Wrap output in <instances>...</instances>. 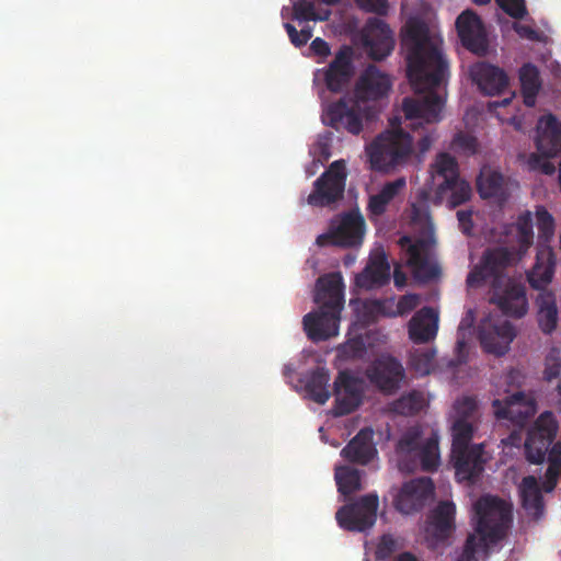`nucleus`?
Segmentation results:
<instances>
[{"instance_id":"nucleus-1","label":"nucleus","mask_w":561,"mask_h":561,"mask_svg":"<svg viewBox=\"0 0 561 561\" xmlns=\"http://www.w3.org/2000/svg\"><path fill=\"white\" fill-rule=\"evenodd\" d=\"M402 45L407 50V76L419 99L404 98L402 111L408 125L420 134L416 144L421 159L435 140L434 130L427 125L442 119L445 105V83L448 62L440 42L431 35L427 24L416 18L410 19L403 31Z\"/></svg>"},{"instance_id":"nucleus-2","label":"nucleus","mask_w":561,"mask_h":561,"mask_svg":"<svg viewBox=\"0 0 561 561\" xmlns=\"http://www.w3.org/2000/svg\"><path fill=\"white\" fill-rule=\"evenodd\" d=\"M390 88V78L380 72L375 65H369L355 84L354 98L347 100L343 98L328 106L325 113L328 125L358 135L363 130L364 119L369 122L375 116L371 106L366 102L383 98Z\"/></svg>"},{"instance_id":"nucleus-3","label":"nucleus","mask_w":561,"mask_h":561,"mask_svg":"<svg viewBox=\"0 0 561 561\" xmlns=\"http://www.w3.org/2000/svg\"><path fill=\"white\" fill-rule=\"evenodd\" d=\"M534 220L539 239L547 242L553 237L554 219L545 207L537 206L534 214L531 211L520 214L514 224L501 227L497 241L506 247L486 252L485 268L488 271L494 272L499 267L515 264L527 254L534 242Z\"/></svg>"},{"instance_id":"nucleus-4","label":"nucleus","mask_w":561,"mask_h":561,"mask_svg":"<svg viewBox=\"0 0 561 561\" xmlns=\"http://www.w3.org/2000/svg\"><path fill=\"white\" fill-rule=\"evenodd\" d=\"M430 192L425 188L417 194V201L411 204L410 221L413 226L423 231L422 238L413 239L403 236L399 239L402 251V260L410 268L413 278L419 283H430L440 275V267L437 264L432 250L434 245L433 224L428 207Z\"/></svg>"},{"instance_id":"nucleus-5","label":"nucleus","mask_w":561,"mask_h":561,"mask_svg":"<svg viewBox=\"0 0 561 561\" xmlns=\"http://www.w3.org/2000/svg\"><path fill=\"white\" fill-rule=\"evenodd\" d=\"M477 522L463 547L458 561H476L477 556L485 554L490 545L501 540L512 523V504L493 495L480 497L473 505Z\"/></svg>"},{"instance_id":"nucleus-6","label":"nucleus","mask_w":561,"mask_h":561,"mask_svg":"<svg viewBox=\"0 0 561 561\" xmlns=\"http://www.w3.org/2000/svg\"><path fill=\"white\" fill-rule=\"evenodd\" d=\"M314 302L319 306V310L304 317V330L312 342L327 341L337 335L341 312L344 308V284L339 273L318 278Z\"/></svg>"},{"instance_id":"nucleus-7","label":"nucleus","mask_w":561,"mask_h":561,"mask_svg":"<svg viewBox=\"0 0 561 561\" xmlns=\"http://www.w3.org/2000/svg\"><path fill=\"white\" fill-rule=\"evenodd\" d=\"M480 404L473 396L458 399V480L473 481L483 471L486 456L482 445L465 446L480 419Z\"/></svg>"},{"instance_id":"nucleus-8","label":"nucleus","mask_w":561,"mask_h":561,"mask_svg":"<svg viewBox=\"0 0 561 561\" xmlns=\"http://www.w3.org/2000/svg\"><path fill=\"white\" fill-rule=\"evenodd\" d=\"M370 168L389 173L405 165L413 153V137L402 128L386 130L366 148Z\"/></svg>"},{"instance_id":"nucleus-9","label":"nucleus","mask_w":561,"mask_h":561,"mask_svg":"<svg viewBox=\"0 0 561 561\" xmlns=\"http://www.w3.org/2000/svg\"><path fill=\"white\" fill-rule=\"evenodd\" d=\"M486 254L480 267L476 268L468 277L470 286L478 285L488 277H494L493 295L491 301L506 316L523 318L527 314L529 305L525 286L511 279L504 278L501 271L506 266L499 267L491 272L485 268Z\"/></svg>"},{"instance_id":"nucleus-10","label":"nucleus","mask_w":561,"mask_h":561,"mask_svg":"<svg viewBox=\"0 0 561 561\" xmlns=\"http://www.w3.org/2000/svg\"><path fill=\"white\" fill-rule=\"evenodd\" d=\"M398 467L402 472L411 473L416 470L434 472L439 466L438 436L433 433L424 444L421 443V432L409 430L397 445Z\"/></svg>"},{"instance_id":"nucleus-11","label":"nucleus","mask_w":561,"mask_h":561,"mask_svg":"<svg viewBox=\"0 0 561 561\" xmlns=\"http://www.w3.org/2000/svg\"><path fill=\"white\" fill-rule=\"evenodd\" d=\"M535 142L539 153H531L527 159L530 170L553 174L556 167L549 158L561 151V121L553 114H546L538 119Z\"/></svg>"},{"instance_id":"nucleus-12","label":"nucleus","mask_w":561,"mask_h":561,"mask_svg":"<svg viewBox=\"0 0 561 561\" xmlns=\"http://www.w3.org/2000/svg\"><path fill=\"white\" fill-rule=\"evenodd\" d=\"M378 506V495L368 493L340 507L335 518L341 528L348 531L364 533L375 525Z\"/></svg>"},{"instance_id":"nucleus-13","label":"nucleus","mask_w":561,"mask_h":561,"mask_svg":"<svg viewBox=\"0 0 561 561\" xmlns=\"http://www.w3.org/2000/svg\"><path fill=\"white\" fill-rule=\"evenodd\" d=\"M365 232V219L357 210L343 213L331 220L328 233L317 238V244H333L343 248L362 243Z\"/></svg>"},{"instance_id":"nucleus-14","label":"nucleus","mask_w":561,"mask_h":561,"mask_svg":"<svg viewBox=\"0 0 561 561\" xmlns=\"http://www.w3.org/2000/svg\"><path fill=\"white\" fill-rule=\"evenodd\" d=\"M346 165L343 160L333 161L314 181L307 202L311 206H329L343 197L346 184Z\"/></svg>"},{"instance_id":"nucleus-15","label":"nucleus","mask_w":561,"mask_h":561,"mask_svg":"<svg viewBox=\"0 0 561 561\" xmlns=\"http://www.w3.org/2000/svg\"><path fill=\"white\" fill-rule=\"evenodd\" d=\"M365 376L385 396L396 394L407 378L402 363L389 354L375 358L366 367Z\"/></svg>"},{"instance_id":"nucleus-16","label":"nucleus","mask_w":561,"mask_h":561,"mask_svg":"<svg viewBox=\"0 0 561 561\" xmlns=\"http://www.w3.org/2000/svg\"><path fill=\"white\" fill-rule=\"evenodd\" d=\"M435 485L431 478L411 479L402 484L393 496L394 508L404 515L422 511L434 496Z\"/></svg>"},{"instance_id":"nucleus-17","label":"nucleus","mask_w":561,"mask_h":561,"mask_svg":"<svg viewBox=\"0 0 561 561\" xmlns=\"http://www.w3.org/2000/svg\"><path fill=\"white\" fill-rule=\"evenodd\" d=\"M366 389L365 380L352 373L340 371L334 381V416H344L354 412L363 402Z\"/></svg>"},{"instance_id":"nucleus-18","label":"nucleus","mask_w":561,"mask_h":561,"mask_svg":"<svg viewBox=\"0 0 561 561\" xmlns=\"http://www.w3.org/2000/svg\"><path fill=\"white\" fill-rule=\"evenodd\" d=\"M353 73V51L344 45L327 68L317 70L314 80H323L329 91L337 93L350 83Z\"/></svg>"},{"instance_id":"nucleus-19","label":"nucleus","mask_w":561,"mask_h":561,"mask_svg":"<svg viewBox=\"0 0 561 561\" xmlns=\"http://www.w3.org/2000/svg\"><path fill=\"white\" fill-rule=\"evenodd\" d=\"M431 175L435 190V203H442L445 194L449 192L447 205L449 209H456V158L449 153L437 154L431 165Z\"/></svg>"},{"instance_id":"nucleus-20","label":"nucleus","mask_w":561,"mask_h":561,"mask_svg":"<svg viewBox=\"0 0 561 561\" xmlns=\"http://www.w3.org/2000/svg\"><path fill=\"white\" fill-rule=\"evenodd\" d=\"M557 431V421L551 413L546 412L538 417L525 443L527 459L530 462L540 463L543 461Z\"/></svg>"},{"instance_id":"nucleus-21","label":"nucleus","mask_w":561,"mask_h":561,"mask_svg":"<svg viewBox=\"0 0 561 561\" xmlns=\"http://www.w3.org/2000/svg\"><path fill=\"white\" fill-rule=\"evenodd\" d=\"M458 36L462 45L478 56L490 53L488 32L480 18L472 11H463L458 15Z\"/></svg>"},{"instance_id":"nucleus-22","label":"nucleus","mask_w":561,"mask_h":561,"mask_svg":"<svg viewBox=\"0 0 561 561\" xmlns=\"http://www.w3.org/2000/svg\"><path fill=\"white\" fill-rule=\"evenodd\" d=\"M363 42L369 56L381 60L389 56L394 47L393 33L379 18H369L363 28Z\"/></svg>"},{"instance_id":"nucleus-23","label":"nucleus","mask_w":561,"mask_h":561,"mask_svg":"<svg viewBox=\"0 0 561 561\" xmlns=\"http://www.w3.org/2000/svg\"><path fill=\"white\" fill-rule=\"evenodd\" d=\"M515 336V329L508 321L493 323L492 319L488 318L480 325L479 339L483 350L496 356L508 352Z\"/></svg>"},{"instance_id":"nucleus-24","label":"nucleus","mask_w":561,"mask_h":561,"mask_svg":"<svg viewBox=\"0 0 561 561\" xmlns=\"http://www.w3.org/2000/svg\"><path fill=\"white\" fill-rule=\"evenodd\" d=\"M455 512L453 502L443 501L428 514L424 530L431 548H436L449 537Z\"/></svg>"},{"instance_id":"nucleus-25","label":"nucleus","mask_w":561,"mask_h":561,"mask_svg":"<svg viewBox=\"0 0 561 561\" xmlns=\"http://www.w3.org/2000/svg\"><path fill=\"white\" fill-rule=\"evenodd\" d=\"M469 76L479 90L488 95L499 94L508 85V77L505 71L488 62L472 65Z\"/></svg>"},{"instance_id":"nucleus-26","label":"nucleus","mask_w":561,"mask_h":561,"mask_svg":"<svg viewBox=\"0 0 561 561\" xmlns=\"http://www.w3.org/2000/svg\"><path fill=\"white\" fill-rule=\"evenodd\" d=\"M439 317L432 307L417 310L408 322L409 339L414 344H427L435 340L438 332Z\"/></svg>"},{"instance_id":"nucleus-27","label":"nucleus","mask_w":561,"mask_h":561,"mask_svg":"<svg viewBox=\"0 0 561 561\" xmlns=\"http://www.w3.org/2000/svg\"><path fill=\"white\" fill-rule=\"evenodd\" d=\"M494 413L497 417L510 419L520 424L527 417L536 412V404L530 396L516 392L505 399H496L493 401Z\"/></svg>"},{"instance_id":"nucleus-28","label":"nucleus","mask_w":561,"mask_h":561,"mask_svg":"<svg viewBox=\"0 0 561 561\" xmlns=\"http://www.w3.org/2000/svg\"><path fill=\"white\" fill-rule=\"evenodd\" d=\"M370 428H362L341 450V456L353 463L365 466L377 455Z\"/></svg>"},{"instance_id":"nucleus-29","label":"nucleus","mask_w":561,"mask_h":561,"mask_svg":"<svg viewBox=\"0 0 561 561\" xmlns=\"http://www.w3.org/2000/svg\"><path fill=\"white\" fill-rule=\"evenodd\" d=\"M556 259L554 253L549 247H540L537 251L536 262L531 270L527 272L529 285L539 291L548 289L554 275Z\"/></svg>"},{"instance_id":"nucleus-30","label":"nucleus","mask_w":561,"mask_h":561,"mask_svg":"<svg viewBox=\"0 0 561 561\" xmlns=\"http://www.w3.org/2000/svg\"><path fill=\"white\" fill-rule=\"evenodd\" d=\"M536 316L539 329L551 334L558 327L559 309L556 294L550 289L539 291L535 298Z\"/></svg>"},{"instance_id":"nucleus-31","label":"nucleus","mask_w":561,"mask_h":561,"mask_svg":"<svg viewBox=\"0 0 561 561\" xmlns=\"http://www.w3.org/2000/svg\"><path fill=\"white\" fill-rule=\"evenodd\" d=\"M389 279L390 264L382 252L371 257L364 271L356 276V285L360 288L373 289L383 286Z\"/></svg>"},{"instance_id":"nucleus-32","label":"nucleus","mask_w":561,"mask_h":561,"mask_svg":"<svg viewBox=\"0 0 561 561\" xmlns=\"http://www.w3.org/2000/svg\"><path fill=\"white\" fill-rule=\"evenodd\" d=\"M477 185L481 197L503 199L514 184L497 170L484 165L480 171Z\"/></svg>"},{"instance_id":"nucleus-33","label":"nucleus","mask_w":561,"mask_h":561,"mask_svg":"<svg viewBox=\"0 0 561 561\" xmlns=\"http://www.w3.org/2000/svg\"><path fill=\"white\" fill-rule=\"evenodd\" d=\"M407 187L404 176L397 178L383 184L381 190L369 196L367 210L370 216L379 217L387 211L388 205L399 196Z\"/></svg>"},{"instance_id":"nucleus-34","label":"nucleus","mask_w":561,"mask_h":561,"mask_svg":"<svg viewBox=\"0 0 561 561\" xmlns=\"http://www.w3.org/2000/svg\"><path fill=\"white\" fill-rule=\"evenodd\" d=\"M330 374L324 367H317L305 377V389L309 398L318 404H324L331 397L329 390Z\"/></svg>"},{"instance_id":"nucleus-35","label":"nucleus","mask_w":561,"mask_h":561,"mask_svg":"<svg viewBox=\"0 0 561 561\" xmlns=\"http://www.w3.org/2000/svg\"><path fill=\"white\" fill-rule=\"evenodd\" d=\"M363 470L346 465L336 467L334 478L336 481L337 491L344 496H348L360 491L363 489Z\"/></svg>"},{"instance_id":"nucleus-36","label":"nucleus","mask_w":561,"mask_h":561,"mask_svg":"<svg viewBox=\"0 0 561 561\" xmlns=\"http://www.w3.org/2000/svg\"><path fill=\"white\" fill-rule=\"evenodd\" d=\"M524 507L534 516H539L542 511V497L538 481L535 477H526L519 486Z\"/></svg>"},{"instance_id":"nucleus-37","label":"nucleus","mask_w":561,"mask_h":561,"mask_svg":"<svg viewBox=\"0 0 561 561\" xmlns=\"http://www.w3.org/2000/svg\"><path fill=\"white\" fill-rule=\"evenodd\" d=\"M519 79L523 89L524 103L527 106H534L536 95L541 85L537 67L530 64L524 65L519 70Z\"/></svg>"},{"instance_id":"nucleus-38","label":"nucleus","mask_w":561,"mask_h":561,"mask_svg":"<svg viewBox=\"0 0 561 561\" xmlns=\"http://www.w3.org/2000/svg\"><path fill=\"white\" fill-rule=\"evenodd\" d=\"M436 350L433 347H415L409 353L408 364L417 376L431 374L435 366Z\"/></svg>"},{"instance_id":"nucleus-39","label":"nucleus","mask_w":561,"mask_h":561,"mask_svg":"<svg viewBox=\"0 0 561 561\" xmlns=\"http://www.w3.org/2000/svg\"><path fill=\"white\" fill-rule=\"evenodd\" d=\"M420 304V297L415 294H407L400 297L398 302L396 304V310L393 312H387L385 311L383 307L386 305L394 306L393 299L390 300H375L373 302L374 310L382 316L386 317H397V316H403L412 310H414Z\"/></svg>"},{"instance_id":"nucleus-40","label":"nucleus","mask_w":561,"mask_h":561,"mask_svg":"<svg viewBox=\"0 0 561 561\" xmlns=\"http://www.w3.org/2000/svg\"><path fill=\"white\" fill-rule=\"evenodd\" d=\"M425 405V398L421 391L413 390L393 402V411L401 415H414Z\"/></svg>"},{"instance_id":"nucleus-41","label":"nucleus","mask_w":561,"mask_h":561,"mask_svg":"<svg viewBox=\"0 0 561 561\" xmlns=\"http://www.w3.org/2000/svg\"><path fill=\"white\" fill-rule=\"evenodd\" d=\"M549 468L547 470V481L545 489L551 492L557 483V478L561 474V445L556 444L548 454Z\"/></svg>"},{"instance_id":"nucleus-42","label":"nucleus","mask_w":561,"mask_h":561,"mask_svg":"<svg viewBox=\"0 0 561 561\" xmlns=\"http://www.w3.org/2000/svg\"><path fill=\"white\" fill-rule=\"evenodd\" d=\"M561 370V350L551 346L545 356L543 377L550 381L559 377Z\"/></svg>"},{"instance_id":"nucleus-43","label":"nucleus","mask_w":561,"mask_h":561,"mask_svg":"<svg viewBox=\"0 0 561 561\" xmlns=\"http://www.w3.org/2000/svg\"><path fill=\"white\" fill-rule=\"evenodd\" d=\"M284 27L287 32V35L290 39V43L295 47L305 46L309 39L312 37V27L310 25H304L300 31H298L293 24L285 23Z\"/></svg>"},{"instance_id":"nucleus-44","label":"nucleus","mask_w":561,"mask_h":561,"mask_svg":"<svg viewBox=\"0 0 561 561\" xmlns=\"http://www.w3.org/2000/svg\"><path fill=\"white\" fill-rule=\"evenodd\" d=\"M294 13L293 16L299 23L316 21L318 18L314 12V7L310 2H297L294 4Z\"/></svg>"},{"instance_id":"nucleus-45","label":"nucleus","mask_w":561,"mask_h":561,"mask_svg":"<svg viewBox=\"0 0 561 561\" xmlns=\"http://www.w3.org/2000/svg\"><path fill=\"white\" fill-rule=\"evenodd\" d=\"M356 5L365 11L371 12L377 15H386L388 13V1L387 0H354Z\"/></svg>"},{"instance_id":"nucleus-46","label":"nucleus","mask_w":561,"mask_h":561,"mask_svg":"<svg viewBox=\"0 0 561 561\" xmlns=\"http://www.w3.org/2000/svg\"><path fill=\"white\" fill-rule=\"evenodd\" d=\"M397 549V540L392 535H383L376 549V557L378 559L389 558Z\"/></svg>"},{"instance_id":"nucleus-47","label":"nucleus","mask_w":561,"mask_h":561,"mask_svg":"<svg viewBox=\"0 0 561 561\" xmlns=\"http://www.w3.org/2000/svg\"><path fill=\"white\" fill-rule=\"evenodd\" d=\"M501 5L513 18H523L526 13L523 0H506Z\"/></svg>"},{"instance_id":"nucleus-48","label":"nucleus","mask_w":561,"mask_h":561,"mask_svg":"<svg viewBox=\"0 0 561 561\" xmlns=\"http://www.w3.org/2000/svg\"><path fill=\"white\" fill-rule=\"evenodd\" d=\"M449 433H450V453H449V467L456 469V416H449Z\"/></svg>"},{"instance_id":"nucleus-49","label":"nucleus","mask_w":561,"mask_h":561,"mask_svg":"<svg viewBox=\"0 0 561 561\" xmlns=\"http://www.w3.org/2000/svg\"><path fill=\"white\" fill-rule=\"evenodd\" d=\"M310 50L318 57L327 58L331 54L329 44L321 37L314 38L310 44Z\"/></svg>"},{"instance_id":"nucleus-50","label":"nucleus","mask_w":561,"mask_h":561,"mask_svg":"<svg viewBox=\"0 0 561 561\" xmlns=\"http://www.w3.org/2000/svg\"><path fill=\"white\" fill-rule=\"evenodd\" d=\"M513 27H514L515 32L523 38H527L530 41H539V38H540L538 32L528 25L520 24V23H514Z\"/></svg>"},{"instance_id":"nucleus-51","label":"nucleus","mask_w":561,"mask_h":561,"mask_svg":"<svg viewBox=\"0 0 561 561\" xmlns=\"http://www.w3.org/2000/svg\"><path fill=\"white\" fill-rule=\"evenodd\" d=\"M477 140L472 136L458 135V150L461 149L467 153H474L477 151Z\"/></svg>"},{"instance_id":"nucleus-52","label":"nucleus","mask_w":561,"mask_h":561,"mask_svg":"<svg viewBox=\"0 0 561 561\" xmlns=\"http://www.w3.org/2000/svg\"><path fill=\"white\" fill-rule=\"evenodd\" d=\"M458 226L460 227L463 233L471 234V229L473 226L471 214L458 211Z\"/></svg>"},{"instance_id":"nucleus-53","label":"nucleus","mask_w":561,"mask_h":561,"mask_svg":"<svg viewBox=\"0 0 561 561\" xmlns=\"http://www.w3.org/2000/svg\"><path fill=\"white\" fill-rule=\"evenodd\" d=\"M471 193L472 191L469 183L458 179V204L468 201Z\"/></svg>"},{"instance_id":"nucleus-54","label":"nucleus","mask_w":561,"mask_h":561,"mask_svg":"<svg viewBox=\"0 0 561 561\" xmlns=\"http://www.w3.org/2000/svg\"><path fill=\"white\" fill-rule=\"evenodd\" d=\"M393 279H394L396 286H398V287H402L405 285V282H407L405 274L400 270L399 266H396V268H394Z\"/></svg>"},{"instance_id":"nucleus-55","label":"nucleus","mask_w":561,"mask_h":561,"mask_svg":"<svg viewBox=\"0 0 561 561\" xmlns=\"http://www.w3.org/2000/svg\"><path fill=\"white\" fill-rule=\"evenodd\" d=\"M473 320H474V317H473L472 311H468V313L466 314V317L461 321L462 328L463 329H470L472 323H473Z\"/></svg>"},{"instance_id":"nucleus-56","label":"nucleus","mask_w":561,"mask_h":561,"mask_svg":"<svg viewBox=\"0 0 561 561\" xmlns=\"http://www.w3.org/2000/svg\"><path fill=\"white\" fill-rule=\"evenodd\" d=\"M394 561H419L415 556L410 552H403Z\"/></svg>"},{"instance_id":"nucleus-57","label":"nucleus","mask_w":561,"mask_h":561,"mask_svg":"<svg viewBox=\"0 0 561 561\" xmlns=\"http://www.w3.org/2000/svg\"><path fill=\"white\" fill-rule=\"evenodd\" d=\"M461 353H462V345H461V343L458 342V357H457L458 365L461 362Z\"/></svg>"},{"instance_id":"nucleus-58","label":"nucleus","mask_w":561,"mask_h":561,"mask_svg":"<svg viewBox=\"0 0 561 561\" xmlns=\"http://www.w3.org/2000/svg\"><path fill=\"white\" fill-rule=\"evenodd\" d=\"M476 4L483 5L490 2V0H472Z\"/></svg>"},{"instance_id":"nucleus-59","label":"nucleus","mask_w":561,"mask_h":561,"mask_svg":"<svg viewBox=\"0 0 561 561\" xmlns=\"http://www.w3.org/2000/svg\"><path fill=\"white\" fill-rule=\"evenodd\" d=\"M461 330H463L465 332H467V333H463V336H467V334H468V336H469V337H471V336H472V334H473V332L471 331V328H470V329H463V328L461 327Z\"/></svg>"},{"instance_id":"nucleus-60","label":"nucleus","mask_w":561,"mask_h":561,"mask_svg":"<svg viewBox=\"0 0 561 561\" xmlns=\"http://www.w3.org/2000/svg\"><path fill=\"white\" fill-rule=\"evenodd\" d=\"M394 306H391V305H386L383 307L385 311L387 312H393L396 309H393Z\"/></svg>"},{"instance_id":"nucleus-61","label":"nucleus","mask_w":561,"mask_h":561,"mask_svg":"<svg viewBox=\"0 0 561 561\" xmlns=\"http://www.w3.org/2000/svg\"><path fill=\"white\" fill-rule=\"evenodd\" d=\"M324 3L327 4H335L337 3L340 0H322Z\"/></svg>"},{"instance_id":"nucleus-62","label":"nucleus","mask_w":561,"mask_h":561,"mask_svg":"<svg viewBox=\"0 0 561 561\" xmlns=\"http://www.w3.org/2000/svg\"><path fill=\"white\" fill-rule=\"evenodd\" d=\"M510 100L508 99H505L502 103H499V102H495L494 105H506L508 104Z\"/></svg>"},{"instance_id":"nucleus-63","label":"nucleus","mask_w":561,"mask_h":561,"mask_svg":"<svg viewBox=\"0 0 561 561\" xmlns=\"http://www.w3.org/2000/svg\"><path fill=\"white\" fill-rule=\"evenodd\" d=\"M396 123H397V125H400V122H399L397 118H394L393 121H391V125H392V126H394V124H396ZM398 128H400V127H399V126H398V127H393V129H398Z\"/></svg>"},{"instance_id":"nucleus-64","label":"nucleus","mask_w":561,"mask_h":561,"mask_svg":"<svg viewBox=\"0 0 561 561\" xmlns=\"http://www.w3.org/2000/svg\"><path fill=\"white\" fill-rule=\"evenodd\" d=\"M513 124L516 126V128L520 127V125L516 122V118H513Z\"/></svg>"}]
</instances>
